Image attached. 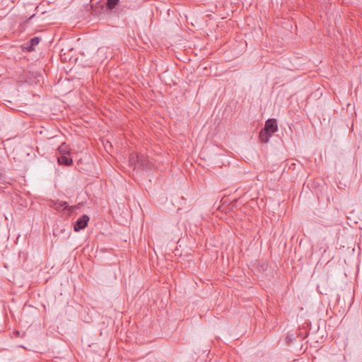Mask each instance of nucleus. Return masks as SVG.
<instances>
[{"instance_id":"9","label":"nucleus","mask_w":362,"mask_h":362,"mask_svg":"<svg viewBox=\"0 0 362 362\" xmlns=\"http://www.w3.org/2000/svg\"><path fill=\"white\" fill-rule=\"evenodd\" d=\"M40 39L38 37H35L32 38L30 40V46L29 47V49L31 50L33 49V47L37 45L40 42Z\"/></svg>"},{"instance_id":"4","label":"nucleus","mask_w":362,"mask_h":362,"mask_svg":"<svg viewBox=\"0 0 362 362\" xmlns=\"http://www.w3.org/2000/svg\"><path fill=\"white\" fill-rule=\"evenodd\" d=\"M57 160L60 165L68 166L72 164V159L69 157V155H59Z\"/></svg>"},{"instance_id":"10","label":"nucleus","mask_w":362,"mask_h":362,"mask_svg":"<svg viewBox=\"0 0 362 362\" xmlns=\"http://www.w3.org/2000/svg\"><path fill=\"white\" fill-rule=\"evenodd\" d=\"M6 183V176L0 172V189L4 187Z\"/></svg>"},{"instance_id":"8","label":"nucleus","mask_w":362,"mask_h":362,"mask_svg":"<svg viewBox=\"0 0 362 362\" xmlns=\"http://www.w3.org/2000/svg\"><path fill=\"white\" fill-rule=\"evenodd\" d=\"M140 155L131 154L129 156V163L131 165L134 166V168L138 167L139 158Z\"/></svg>"},{"instance_id":"7","label":"nucleus","mask_w":362,"mask_h":362,"mask_svg":"<svg viewBox=\"0 0 362 362\" xmlns=\"http://www.w3.org/2000/svg\"><path fill=\"white\" fill-rule=\"evenodd\" d=\"M59 155H69V147L66 144H62L58 148Z\"/></svg>"},{"instance_id":"6","label":"nucleus","mask_w":362,"mask_h":362,"mask_svg":"<svg viewBox=\"0 0 362 362\" xmlns=\"http://www.w3.org/2000/svg\"><path fill=\"white\" fill-rule=\"evenodd\" d=\"M53 207L57 209V210H59L62 207H63L64 209H68L69 211H70V212H72L73 211V209H74V206H68V203L66 202H54V204H53Z\"/></svg>"},{"instance_id":"11","label":"nucleus","mask_w":362,"mask_h":362,"mask_svg":"<svg viewBox=\"0 0 362 362\" xmlns=\"http://www.w3.org/2000/svg\"><path fill=\"white\" fill-rule=\"evenodd\" d=\"M119 0H107V5L109 8L112 9L117 4Z\"/></svg>"},{"instance_id":"5","label":"nucleus","mask_w":362,"mask_h":362,"mask_svg":"<svg viewBox=\"0 0 362 362\" xmlns=\"http://www.w3.org/2000/svg\"><path fill=\"white\" fill-rule=\"evenodd\" d=\"M272 133L269 132H267L264 129H262L259 134V138L262 143H267L269 141V139L272 136Z\"/></svg>"},{"instance_id":"3","label":"nucleus","mask_w":362,"mask_h":362,"mask_svg":"<svg viewBox=\"0 0 362 362\" xmlns=\"http://www.w3.org/2000/svg\"><path fill=\"white\" fill-rule=\"evenodd\" d=\"M263 129L267 132H271L272 134L277 132L278 126L276 120L275 119H267Z\"/></svg>"},{"instance_id":"1","label":"nucleus","mask_w":362,"mask_h":362,"mask_svg":"<svg viewBox=\"0 0 362 362\" xmlns=\"http://www.w3.org/2000/svg\"><path fill=\"white\" fill-rule=\"evenodd\" d=\"M89 221V217L87 215H83L80 217L75 223L74 228V230L78 232L79 230L84 229Z\"/></svg>"},{"instance_id":"2","label":"nucleus","mask_w":362,"mask_h":362,"mask_svg":"<svg viewBox=\"0 0 362 362\" xmlns=\"http://www.w3.org/2000/svg\"><path fill=\"white\" fill-rule=\"evenodd\" d=\"M153 164L148 157H145L144 155H140L139 158L138 168L148 170L151 169Z\"/></svg>"}]
</instances>
